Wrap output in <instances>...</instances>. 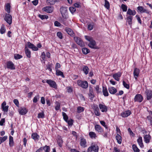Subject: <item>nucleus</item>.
Returning <instances> with one entry per match:
<instances>
[{
  "instance_id": "obj_1",
  "label": "nucleus",
  "mask_w": 152,
  "mask_h": 152,
  "mask_svg": "<svg viewBox=\"0 0 152 152\" xmlns=\"http://www.w3.org/2000/svg\"><path fill=\"white\" fill-rule=\"evenodd\" d=\"M85 38L87 41L89 42L88 44L89 47L91 48L98 49L99 48L96 45V43L93 38L88 36H85Z\"/></svg>"
},
{
  "instance_id": "obj_2",
  "label": "nucleus",
  "mask_w": 152,
  "mask_h": 152,
  "mask_svg": "<svg viewBox=\"0 0 152 152\" xmlns=\"http://www.w3.org/2000/svg\"><path fill=\"white\" fill-rule=\"evenodd\" d=\"M67 7H66L62 6L60 8V11L62 14L63 18L64 19H66L68 18V16L67 13Z\"/></svg>"
},
{
  "instance_id": "obj_3",
  "label": "nucleus",
  "mask_w": 152,
  "mask_h": 152,
  "mask_svg": "<svg viewBox=\"0 0 152 152\" xmlns=\"http://www.w3.org/2000/svg\"><path fill=\"white\" fill-rule=\"evenodd\" d=\"M137 10L141 13H146L149 15H151L152 14V13L150 11L145 9L142 6H139L137 8Z\"/></svg>"
},
{
  "instance_id": "obj_4",
  "label": "nucleus",
  "mask_w": 152,
  "mask_h": 152,
  "mask_svg": "<svg viewBox=\"0 0 152 152\" xmlns=\"http://www.w3.org/2000/svg\"><path fill=\"white\" fill-rule=\"evenodd\" d=\"M77 84L79 86L84 88H86L88 86V83L86 81L78 80Z\"/></svg>"
},
{
  "instance_id": "obj_5",
  "label": "nucleus",
  "mask_w": 152,
  "mask_h": 152,
  "mask_svg": "<svg viewBox=\"0 0 152 152\" xmlns=\"http://www.w3.org/2000/svg\"><path fill=\"white\" fill-rule=\"evenodd\" d=\"M99 147L95 145H93L89 147L87 149L88 152H91L93 151L94 152H98Z\"/></svg>"
},
{
  "instance_id": "obj_6",
  "label": "nucleus",
  "mask_w": 152,
  "mask_h": 152,
  "mask_svg": "<svg viewBox=\"0 0 152 152\" xmlns=\"http://www.w3.org/2000/svg\"><path fill=\"white\" fill-rule=\"evenodd\" d=\"M46 82L52 88L55 89L57 88L56 83L54 81L51 80H47Z\"/></svg>"
},
{
  "instance_id": "obj_7",
  "label": "nucleus",
  "mask_w": 152,
  "mask_h": 152,
  "mask_svg": "<svg viewBox=\"0 0 152 152\" xmlns=\"http://www.w3.org/2000/svg\"><path fill=\"white\" fill-rule=\"evenodd\" d=\"M74 39L77 43L81 47H83L85 46L84 42L79 37H75L74 38Z\"/></svg>"
},
{
  "instance_id": "obj_8",
  "label": "nucleus",
  "mask_w": 152,
  "mask_h": 152,
  "mask_svg": "<svg viewBox=\"0 0 152 152\" xmlns=\"http://www.w3.org/2000/svg\"><path fill=\"white\" fill-rule=\"evenodd\" d=\"M140 74V69L137 68H135L134 69L133 74L135 79L137 80V77L139 76Z\"/></svg>"
},
{
  "instance_id": "obj_9",
  "label": "nucleus",
  "mask_w": 152,
  "mask_h": 152,
  "mask_svg": "<svg viewBox=\"0 0 152 152\" xmlns=\"http://www.w3.org/2000/svg\"><path fill=\"white\" fill-rule=\"evenodd\" d=\"M99 106L102 112H106L107 111V107L104 103L99 104Z\"/></svg>"
},
{
  "instance_id": "obj_10",
  "label": "nucleus",
  "mask_w": 152,
  "mask_h": 152,
  "mask_svg": "<svg viewBox=\"0 0 152 152\" xmlns=\"http://www.w3.org/2000/svg\"><path fill=\"white\" fill-rule=\"evenodd\" d=\"M42 10L48 13H51L53 11L54 7L53 6H46L43 7Z\"/></svg>"
},
{
  "instance_id": "obj_11",
  "label": "nucleus",
  "mask_w": 152,
  "mask_h": 152,
  "mask_svg": "<svg viewBox=\"0 0 152 152\" xmlns=\"http://www.w3.org/2000/svg\"><path fill=\"white\" fill-rule=\"evenodd\" d=\"M5 20L9 25L11 24L12 23V17L9 14H6V16L4 18Z\"/></svg>"
},
{
  "instance_id": "obj_12",
  "label": "nucleus",
  "mask_w": 152,
  "mask_h": 152,
  "mask_svg": "<svg viewBox=\"0 0 152 152\" xmlns=\"http://www.w3.org/2000/svg\"><path fill=\"white\" fill-rule=\"evenodd\" d=\"M19 113L21 115L26 114L28 112V110L25 107H20L18 110Z\"/></svg>"
},
{
  "instance_id": "obj_13",
  "label": "nucleus",
  "mask_w": 152,
  "mask_h": 152,
  "mask_svg": "<svg viewBox=\"0 0 152 152\" xmlns=\"http://www.w3.org/2000/svg\"><path fill=\"white\" fill-rule=\"evenodd\" d=\"M147 99L148 100H149L151 99L152 97V91L151 90L147 89L145 92Z\"/></svg>"
},
{
  "instance_id": "obj_14",
  "label": "nucleus",
  "mask_w": 152,
  "mask_h": 152,
  "mask_svg": "<svg viewBox=\"0 0 152 152\" xmlns=\"http://www.w3.org/2000/svg\"><path fill=\"white\" fill-rule=\"evenodd\" d=\"M6 66L7 68L11 69H14L15 67L14 64L13 62L11 61H8L6 63Z\"/></svg>"
},
{
  "instance_id": "obj_15",
  "label": "nucleus",
  "mask_w": 152,
  "mask_h": 152,
  "mask_svg": "<svg viewBox=\"0 0 152 152\" xmlns=\"http://www.w3.org/2000/svg\"><path fill=\"white\" fill-rule=\"evenodd\" d=\"M134 100L135 102H141L142 101L143 98L142 96L140 94H137L135 96Z\"/></svg>"
},
{
  "instance_id": "obj_16",
  "label": "nucleus",
  "mask_w": 152,
  "mask_h": 152,
  "mask_svg": "<svg viewBox=\"0 0 152 152\" xmlns=\"http://www.w3.org/2000/svg\"><path fill=\"white\" fill-rule=\"evenodd\" d=\"M1 107L2 110L4 113H7L8 111L9 106L6 105V103L5 101L1 105Z\"/></svg>"
},
{
  "instance_id": "obj_17",
  "label": "nucleus",
  "mask_w": 152,
  "mask_h": 152,
  "mask_svg": "<svg viewBox=\"0 0 152 152\" xmlns=\"http://www.w3.org/2000/svg\"><path fill=\"white\" fill-rule=\"evenodd\" d=\"M80 145L83 148H85L87 146L86 140L84 138H81L80 140Z\"/></svg>"
},
{
  "instance_id": "obj_18",
  "label": "nucleus",
  "mask_w": 152,
  "mask_h": 152,
  "mask_svg": "<svg viewBox=\"0 0 152 152\" xmlns=\"http://www.w3.org/2000/svg\"><path fill=\"white\" fill-rule=\"evenodd\" d=\"M95 131L99 134H102L103 132V130L101 126L99 125H96L95 126Z\"/></svg>"
},
{
  "instance_id": "obj_19",
  "label": "nucleus",
  "mask_w": 152,
  "mask_h": 152,
  "mask_svg": "<svg viewBox=\"0 0 152 152\" xmlns=\"http://www.w3.org/2000/svg\"><path fill=\"white\" fill-rule=\"evenodd\" d=\"M131 114V112L130 110H126L121 113V115L123 118L127 117L130 115Z\"/></svg>"
},
{
  "instance_id": "obj_20",
  "label": "nucleus",
  "mask_w": 152,
  "mask_h": 152,
  "mask_svg": "<svg viewBox=\"0 0 152 152\" xmlns=\"http://www.w3.org/2000/svg\"><path fill=\"white\" fill-rule=\"evenodd\" d=\"M122 73L120 72H118L113 75V77L116 80L119 81L120 78L121 77Z\"/></svg>"
},
{
  "instance_id": "obj_21",
  "label": "nucleus",
  "mask_w": 152,
  "mask_h": 152,
  "mask_svg": "<svg viewBox=\"0 0 152 152\" xmlns=\"http://www.w3.org/2000/svg\"><path fill=\"white\" fill-rule=\"evenodd\" d=\"M27 46L29 48L33 50L37 51L38 50V48L36 46L30 42H28Z\"/></svg>"
},
{
  "instance_id": "obj_22",
  "label": "nucleus",
  "mask_w": 152,
  "mask_h": 152,
  "mask_svg": "<svg viewBox=\"0 0 152 152\" xmlns=\"http://www.w3.org/2000/svg\"><path fill=\"white\" fill-rule=\"evenodd\" d=\"M31 138L35 141H38L39 138V135L36 133H33L31 134Z\"/></svg>"
},
{
  "instance_id": "obj_23",
  "label": "nucleus",
  "mask_w": 152,
  "mask_h": 152,
  "mask_svg": "<svg viewBox=\"0 0 152 152\" xmlns=\"http://www.w3.org/2000/svg\"><path fill=\"white\" fill-rule=\"evenodd\" d=\"M108 90L109 93L111 94H114L116 93L117 91V89L113 87H109Z\"/></svg>"
},
{
  "instance_id": "obj_24",
  "label": "nucleus",
  "mask_w": 152,
  "mask_h": 152,
  "mask_svg": "<svg viewBox=\"0 0 152 152\" xmlns=\"http://www.w3.org/2000/svg\"><path fill=\"white\" fill-rule=\"evenodd\" d=\"M88 135L92 139H96L97 137V136L96 133L93 132H89Z\"/></svg>"
},
{
  "instance_id": "obj_25",
  "label": "nucleus",
  "mask_w": 152,
  "mask_h": 152,
  "mask_svg": "<svg viewBox=\"0 0 152 152\" xmlns=\"http://www.w3.org/2000/svg\"><path fill=\"white\" fill-rule=\"evenodd\" d=\"M10 3H7L4 6L5 10L8 13L10 12Z\"/></svg>"
},
{
  "instance_id": "obj_26",
  "label": "nucleus",
  "mask_w": 152,
  "mask_h": 152,
  "mask_svg": "<svg viewBox=\"0 0 152 152\" xmlns=\"http://www.w3.org/2000/svg\"><path fill=\"white\" fill-rule=\"evenodd\" d=\"M137 142L140 147L143 148L144 145L142 142V138L141 137H140L138 138L137 140Z\"/></svg>"
},
{
  "instance_id": "obj_27",
  "label": "nucleus",
  "mask_w": 152,
  "mask_h": 152,
  "mask_svg": "<svg viewBox=\"0 0 152 152\" xmlns=\"http://www.w3.org/2000/svg\"><path fill=\"white\" fill-rule=\"evenodd\" d=\"M136 14V12L134 10H132L131 9L129 8L128 10V11L127 12V14L129 15V16H131V15H134Z\"/></svg>"
},
{
  "instance_id": "obj_28",
  "label": "nucleus",
  "mask_w": 152,
  "mask_h": 152,
  "mask_svg": "<svg viewBox=\"0 0 152 152\" xmlns=\"http://www.w3.org/2000/svg\"><path fill=\"white\" fill-rule=\"evenodd\" d=\"M132 18L133 17L131 16H128L126 18V22L131 26L132 23Z\"/></svg>"
},
{
  "instance_id": "obj_29",
  "label": "nucleus",
  "mask_w": 152,
  "mask_h": 152,
  "mask_svg": "<svg viewBox=\"0 0 152 152\" xmlns=\"http://www.w3.org/2000/svg\"><path fill=\"white\" fill-rule=\"evenodd\" d=\"M121 134H117L115 137V139L117 142L119 144H121L122 141V137Z\"/></svg>"
},
{
  "instance_id": "obj_30",
  "label": "nucleus",
  "mask_w": 152,
  "mask_h": 152,
  "mask_svg": "<svg viewBox=\"0 0 152 152\" xmlns=\"http://www.w3.org/2000/svg\"><path fill=\"white\" fill-rule=\"evenodd\" d=\"M94 113L96 115L99 116L100 115V113L98 107H94Z\"/></svg>"
},
{
  "instance_id": "obj_31",
  "label": "nucleus",
  "mask_w": 152,
  "mask_h": 152,
  "mask_svg": "<svg viewBox=\"0 0 152 152\" xmlns=\"http://www.w3.org/2000/svg\"><path fill=\"white\" fill-rule=\"evenodd\" d=\"M151 137L150 135L146 134L144 137V141L145 143H149L150 142V140L151 139Z\"/></svg>"
},
{
  "instance_id": "obj_32",
  "label": "nucleus",
  "mask_w": 152,
  "mask_h": 152,
  "mask_svg": "<svg viewBox=\"0 0 152 152\" xmlns=\"http://www.w3.org/2000/svg\"><path fill=\"white\" fill-rule=\"evenodd\" d=\"M25 50L26 56L28 58H30L31 57V52L26 47H25Z\"/></svg>"
},
{
  "instance_id": "obj_33",
  "label": "nucleus",
  "mask_w": 152,
  "mask_h": 152,
  "mask_svg": "<svg viewBox=\"0 0 152 152\" xmlns=\"http://www.w3.org/2000/svg\"><path fill=\"white\" fill-rule=\"evenodd\" d=\"M14 143L12 137L10 136L9 137V145L10 147H12L14 145Z\"/></svg>"
},
{
  "instance_id": "obj_34",
  "label": "nucleus",
  "mask_w": 152,
  "mask_h": 152,
  "mask_svg": "<svg viewBox=\"0 0 152 152\" xmlns=\"http://www.w3.org/2000/svg\"><path fill=\"white\" fill-rule=\"evenodd\" d=\"M102 92L104 96H108V93L106 87H103Z\"/></svg>"
},
{
  "instance_id": "obj_35",
  "label": "nucleus",
  "mask_w": 152,
  "mask_h": 152,
  "mask_svg": "<svg viewBox=\"0 0 152 152\" xmlns=\"http://www.w3.org/2000/svg\"><path fill=\"white\" fill-rule=\"evenodd\" d=\"M56 74L57 76H61V77L63 78L64 77V75L63 73L58 70H56Z\"/></svg>"
},
{
  "instance_id": "obj_36",
  "label": "nucleus",
  "mask_w": 152,
  "mask_h": 152,
  "mask_svg": "<svg viewBox=\"0 0 152 152\" xmlns=\"http://www.w3.org/2000/svg\"><path fill=\"white\" fill-rule=\"evenodd\" d=\"M83 71L84 73L86 75L88 74L89 72V69L88 67L86 66H85L83 67Z\"/></svg>"
},
{
  "instance_id": "obj_37",
  "label": "nucleus",
  "mask_w": 152,
  "mask_h": 152,
  "mask_svg": "<svg viewBox=\"0 0 152 152\" xmlns=\"http://www.w3.org/2000/svg\"><path fill=\"white\" fill-rule=\"evenodd\" d=\"M6 32V29L5 26L3 24H2L1 26L0 29V32L1 34H3L5 33Z\"/></svg>"
},
{
  "instance_id": "obj_38",
  "label": "nucleus",
  "mask_w": 152,
  "mask_h": 152,
  "mask_svg": "<svg viewBox=\"0 0 152 152\" xmlns=\"http://www.w3.org/2000/svg\"><path fill=\"white\" fill-rule=\"evenodd\" d=\"M82 50L83 53L85 55H86L90 52L89 50L86 48H83Z\"/></svg>"
},
{
  "instance_id": "obj_39",
  "label": "nucleus",
  "mask_w": 152,
  "mask_h": 152,
  "mask_svg": "<svg viewBox=\"0 0 152 152\" xmlns=\"http://www.w3.org/2000/svg\"><path fill=\"white\" fill-rule=\"evenodd\" d=\"M89 92L88 94L89 96L91 98H93L94 96V93L93 92V89L91 87H89Z\"/></svg>"
},
{
  "instance_id": "obj_40",
  "label": "nucleus",
  "mask_w": 152,
  "mask_h": 152,
  "mask_svg": "<svg viewBox=\"0 0 152 152\" xmlns=\"http://www.w3.org/2000/svg\"><path fill=\"white\" fill-rule=\"evenodd\" d=\"M57 142L59 146L60 147H62L63 140L61 137H58L57 140Z\"/></svg>"
},
{
  "instance_id": "obj_41",
  "label": "nucleus",
  "mask_w": 152,
  "mask_h": 152,
  "mask_svg": "<svg viewBox=\"0 0 152 152\" xmlns=\"http://www.w3.org/2000/svg\"><path fill=\"white\" fill-rule=\"evenodd\" d=\"M65 30L66 32L69 35H72L73 34V31L72 30L69 28H65Z\"/></svg>"
},
{
  "instance_id": "obj_42",
  "label": "nucleus",
  "mask_w": 152,
  "mask_h": 152,
  "mask_svg": "<svg viewBox=\"0 0 152 152\" xmlns=\"http://www.w3.org/2000/svg\"><path fill=\"white\" fill-rule=\"evenodd\" d=\"M42 147V150H44L45 152H50V148L49 146L46 145L45 146Z\"/></svg>"
},
{
  "instance_id": "obj_43",
  "label": "nucleus",
  "mask_w": 152,
  "mask_h": 152,
  "mask_svg": "<svg viewBox=\"0 0 152 152\" xmlns=\"http://www.w3.org/2000/svg\"><path fill=\"white\" fill-rule=\"evenodd\" d=\"M132 149L134 152H139L140 150L139 149L137 148L136 145L134 144L132 146Z\"/></svg>"
},
{
  "instance_id": "obj_44",
  "label": "nucleus",
  "mask_w": 152,
  "mask_h": 152,
  "mask_svg": "<svg viewBox=\"0 0 152 152\" xmlns=\"http://www.w3.org/2000/svg\"><path fill=\"white\" fill-rule=\"evenodd\" d=\"M7 138V136H5L3 137H0V144L4 142Z\"/></svg>"
},
{
  "instance_id": "obj_45",
  "label": "nucleus",
  "mask_w": 152,
  "mask_h": 152,
  "mask_svg": "<svg viewBox=\"0 0 152 152\" xmlns=\"http://www.w3.org/2000/svg\"><path fill=\"white\" fill-rule=\"evenodd\" d=\"M38 16L39 17L41 18L42 20L47 19L48 18V16L45 15H42L41 14H39Z\"/></svg>"
},
{
  "instance_id": "obj_46",
  "label": "nucleus",
  "mask_w": 152,
  "mask_h": 152,
  "mask_svg": "<svg viewBox=\"0 0 152 152\" xmlns=\"http://www.w3.org/2000/svg\"><path fill=\"white\" fill-rule=\"evenodd\" d=\"M85 108L84 107L79 106L77 108V112L80 113L82 112H83Z\"/></svg>"
},
{
  "instance_id": "obj_47",
  "label": "nucleus",
  "mask_w": 152,
  "mask_h": 152,
  "mask_svg": "<svg viewBox=\"0 0 152 152\" xmlns=\"http://www.w3.org/2000/svg\"><path fill=\"white\" fill-rule=\"evenodd\" d=\"M121 7L122 9L123 12H126L127 9V7L126 5L122 4Z\"/></svg>"
},
{
  "instance_id": "obj_48",
  "label": "nucleus",
  "mask_w": 152,
  "mask_h": 152,
  "mask_svg": "<svg viewBox=\"0 0 152 152\" xmlns=\"http://www.w3.org/2000/svg\"><path fill=\"white\" fill-rule=\"evenodd\" d=\"M105 4L104 6L107 9H109L110 8V4L109 2L107 0H105Z\"/></svg>"
},
{
  "instance_id": "obj_49",
  "label": "nucleus",
  "mask_w": 152,
  "mask_h": 152,
  "mask_svg": "<svg viewBox=\"0 0 152 152\" xmlns=\"http://www.w3.org/2000/svg\"><path fill=\"white\" fill-rule=\"evenodd\" d=\"M62 114L64 120L65 121H67L68 119V117L64 112H63L62 113Z\"/></svg>"
},
{
  "instance_id": "obj_50",
  "label": "nucleus",
  "mask_w": 152,
  "mask_h": 152,
  "mask_svg": "<svg viewBox=\"0 0 152 152\" xmlns=\"http://www.w3.org/2000/svg\"><path fill=\"white\" fill-rule=\"evenodd\" d=\"M67 91L69 93H71L73 91V88L71 86H67L66 87Z\"/></svg>"
},
{
  "instance_id": "obj_51",
  "label": "nucleus",
  "mask_w": 152,
  "mask_h": 152,
  "mask_svg": "<svg viewBox=\"0 0 152 152\" xmlns=\"http://www.w3.org/2000/svg\"><path fill=\"white\" fill-rule=\"evenodd\" d=\"M23 56L19 54H15L14 55V58L15 59H18L22 58Z\"/></svg>"
},
{
  "instance_id": "obj_52",
  "label": "nucleus",
  "mask_w": 152,
  "mask_h": 152,
  "mask_svg": "<svg viewBox=\"0 0 152 152\" xmlns=\"http://www.w3.org/2000/svg\"><path fill=\"white\" fill-rule=\"evenodd\" d=\"M56 106L55 107V109L56 110H59L60 107V103L57 102H56Z\"/></svg>"
},
{
  "instance_id": "obj_53",
  "label": "nucleus",
  "mask_w": 152,
  "mask_h": 152,
  "mask_svg": "<svg viewBox=\"0 0 152 152\" xmlns=\"http://www.w3.org/2000/svg\"><path fill=\"white\" fill-rule=\"evenodd\" d=\"M123 84L125 88L127 89H129V84L126 83L124 81H123Z\"/></svg>"
},
{
  "instance_id": "obj_54",
  "label": "nucleus",
  "mask_w": 152,
  "mask_h": 152,
  "mask_svg": "<svg viewBox=\"0 0 152 152\" xmlns=\"http://www.w3.org/2000/svg\"><path fill=\"white\" fill-rule=\"evenodd\" d=\"M39 95L35 96L33 99V102L35 103H36L39 99Z\"/></svg>"
},
{
  "instance_id": "obj_55",
  "label": "nucleus",
  "mask_w": 152,
  "mask_h": 152,
  "mask_svg": "<svg viewBox=\"0 0 152 152\" xmlns=\"http://www.w3.org/2000/svg\"><path fill=\"white\" fill-rule=\"evenodd\" d=\"M69 9L70 11L72 14H73L74 13L76 10V9L75 7H70L69 8Z\"/></svg>"
},
{
  "instance_id": "obj_56",
  "label": "nucleus",
  "mask_w": 152,
  "mask_h": 152,
  "mask_svg": "<svg viewBox=\"0 0 152 152\" xmlns=\"http://www.w3.org/2000/svg\"><path fill=\"white\" fill-rule=\"evenodd\" d=\"M44 116V114L43 112L39 113L38 115V118H43Z\"/></svg>"
},
{
  "instance_id": "obj_57",
  "label": "nucleus",
  "mask_w": 152,
  "mask_h": 152,
  "mask_svg": "<svg viewBox=\"0 0 152 152\" xmlns=\"http://www.w3.org/2000/svg\"><path fill=\"white\" fill-rule=\"evenodd\" d=\"M47 2L50 4H53L56 2V0H47Z\"/></svg>"
},
{
  "instance_id": "obj_58",
  "label": "nucleus",
  "mask_w": 152,
  "mask_h": 152,
  "mask_svg": "<svg viewBox=\"0 0 152 152\" xmlns=\"http://www.w3.org/2000/svg\"><path fill=\"white\" fill-rule=\"evenodd\" d=\"M100 123L101 124L104 126L105 128L107 129V126L106 125V124L105 122L103 121H100Z\"/></svg>"
},
{
  "instance_id": "obj_59",
  "label": "nucleus",
  "mask_w": 152,
  "mask_h": 152,
  "mask_svg": "<svg viewBox=\"0 0 152 152\" xmlns=\"http://www.w3.org/2000/svg\"><path fill=\"white\" fill-rule=\"evenodd\" d=\"M57 35L59 38L61 39L63 38L62 34L60 32H58L57 33Z\"/></svg>"
},
{
  "instance_id": "obj_60",
  "label": "nucleus",
  "mask_w": 152,
  "mask_h": 152,
  "mask_svg": "<svg viewBox=\"0 0 152 152\" xmlns=\"http://www.w3.org/2000/svg\"><path fill=\"white\" fill-rule=\"evenodd\" d=\"M41 58L42 60H45V52H43L42 53Z\"/></svg>"
},
{
  "instance_id": "obj_61",
  "label": "nucleus",
  "mask_w": 152,
  "mask_h": 152,
  "mask_svg": "<svg viewBox=\"0 0 152 152\" xmlns=\"http://www.w3.org/2000/svg\"><path fill=\"white\" fill-rule=\"evenodd\" d=\"M13 102L17 107H19V102L18 100H17V99H14L13 100Z\"/></svg>"
},
{
  "instance_id": "obj_62",
  "label": "nucleus",
  "mask_w": 152,
  "mask_h": 152,
  "mask_svg": "<svg viewBox=\"0 0 152 152\" xmlns=\"http://www.w3.org/2000/svg\"><path fill=\"white\" fill-rule=\"evenodd\" d=\"M66 122L68 123V125L69 126H71L73 124V120L72 119L68 120Z\"/></svg>"
},
{
  "instance_id": "obj_63",
  "label": "nucleus",
  "mask_w": 152,
  "mask_h": 152,
  "mask_svg": "<svg viewBox=\"0 0 152 152\" xmlns=\"http://www.w3.org/2000/svg\"><path fill=\"white\" fill-rule=\"evenodd\" d=\"M74 7H75L79 8L81 7L80 4L79 2H77L74 4Z\"/></svg>"
},
{
  "instance_id": "obj_64",
  "label": "nucleus",
  "mask_w": 152,
  "mask_h": 152,
  "mask_svg": "<svg viewBox=\"0 0 152 152\" xmlns=\"http://www.w3.org/2000/svg\"><path fill=\"white\" fill-rule=\"evenodd\" d=\"M61 67V65L60 64L58 63H56L55 66L56 70H58V69L60 68Z\"/></svg>"
}]
</instances>
